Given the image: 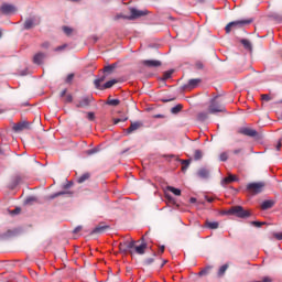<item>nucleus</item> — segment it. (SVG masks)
Returning a JSON list of instances; mask_svg holds the SVG:
<instances>
[{
  "instance_id": "f257e3e1",
  "label": "nucleus",
  "mask_w": 282,
  "mask_h": 282,
  "mask_svg": "<svg viewBox=\"0 0 282 282\" xmlns=\"http://www.w3.org/2000/svg\"><path fill=\"white\" fill-rule=\"evenodd\" d=\"M208 113H226V105L224 104V99H221L219 96L214 97L209 101Z\"/></svg>"
},
{
  "instance_id": "f03ea898",
  "label": "nucleus",
  "mask_w": 282,
  "mask_h": 282,
  "mask_svg": "<svg viewBox=\"0 0 282 282\" xmlns=\"http://www.w3.org/2000/svg\"><path fill=\"white\" fill-rule=\"evenodd\" d=\"M250 23H252V19L237 20V21L229 22L225 28V32L227 34H230L232 30L243 28V25H250Z\"/></svg>"
},
{
  "instance_id": "7ed1b4c3",
  "label": "nucleus",
  "mask_w": 282,
  "mask_h": 282,
  "mask_svg": "<svg viewBox=\"0 0 282 282\" xmlns=\"http://www.w3.org/2000/svg\"><path fill=\"white\" fill-rule=\"evenodd\" d=\"M227 215H235L240 219H247V217H250V212L243 209L241 206H234L228 209Z\"/></svg>"
},
{
  "instance_id": "20e7f679",
  "label": "nucleus",
  "mask_w": 282,
  "mask_h": 282,
  "mask_svg": "<svg viewBox=\"0 0 282 282\" xmlns=\"http://www.w3.org/2000/svg\"><path fill=\"white\" fill-rule=\"evenodd\" d=\"M263 188H265V183H249L247 185V191L250 195H259V193H263Z\"/></svg>"
},
{
  "instance_id": "39448f33",
  "label": "nucleus",
  "mask_w": 282,
  "mask_h": 282,
  "mask_svg": "<svg viewBox=\"0 0 282 282\" xmlns=\"http://www.w3.org/2000/svg\"><path fill=\"white\" fill-rule=\"evenodd\" d=\"M133 248H135V241L126 240L119 243V250L122 254H133Z\"/></svg>"
},
{
  "instance_id": "423d86ee",
  "label": "nucleus",
  "mask_w": 282,
  "mask_h": 282,
  "mask_svg": "<svg viewBox=\"0 0 282 282\" xmlns=\"http://www.w3.org/2000/svg\"><path fill=\"white\" fill-rule=\"evenodd\" d=\"M130 15L128 17L129 21H133L135 19H141V17H147L149 14L148 10H139L137 8H130Z\"/></svg>"
},
{
  "instance_id": "0eeeda50",
  "label": "nucleus",
  "mask_w": 282,
  "mask_h": 282,
  "mask_svg": "<svg viewBox=\"0 0 282 282\" xmlns=\"http://www.w3.org/2000/svg\"><path fill=\"white\" fill-rule=\"evenodd\" d=\"M163 158H165V160H167V162H171V160L181 162V164L183 165L182 171H186V169H188V166H191V160H181L175 154H164Z\"/></svg>"
},
{
  "instance_id": "6e6552de",
  "label": "nucleus",
  "mask_w": 282,
  "mask_h": 282,
  "mask_svg": "<svg viewBox=\"0 0 282 282\" xmlns=\"http://www.w3.org/2000/svg\"><path fill=\"white\" fill-rule=\"evenodd\" d=\"M41 24V18L34 15V17H31V18H28L25 21H24V30H32V28H34L35 25H40Z\"/></svg>"
},
{
  "instance_id": "1a4fd4ad",
  "label": "nucleus",
  "mask_w": 282,
  "mask_h": 282,
  "mask_svg": "<svg viewBox=\"0 0 282 282\" xmlns=\"http://www.w3.org/2000/svg\"><path fill=\"white\" fill-rule=\"evenodd\" d=\"M23 182H25V176H23L21 174L14 175L11 178V182L9 184L10 191H14V188H17V186H19V184H23Z\"/></svg>"
},
{
  "instance_id": "9d476101",
  "label": "nucleus",
  "mask_w": 282,
  "mask_h": 282,
  "mask_svg": "<svg viewBox=\"0 0 282 282\" xmlns=\"http://www.w3.org/2000/svg\"><path fill=\"white\" fill-rule=\"evenodd\" d=\"M202 83V79L195 78V79H189L187 84L183 85V90L184 91H192V89H197L199 87V84Z\"/></svg>"
},
{
  "instance_id": "9b49d317",
  "label": "nucleus",
  "mask_w": 282,
  "mask_h": 282,
  "mask_svg": "<svg viewBox=\"0 0 282 282\" xmlns=\"http://www.w3.org/2000/svg\"><path fill=\"white\" fill-rule=\"evenodd\" d=\"M0 11H1V14H4L6 17H8L17 12V7L10 3H2V6L0 7Z\"/></svg>"
},
{
  "instance_id": "f8f14e48",
  "label": "nucleus",
  "mask_w": 282,
  "mask_h": 282,
  "mask_svg": "<svg viewBox=\"0 0 282 282\" xmlns=\"http://www.w3.org/2000/svg\"><path fill=\"white\" fill-rule=\"evenodd\" d=\"M91 100L93 98L89 96L82 97L79 100L75 102V107H77V109H85L89 107V105H91Z\"/></svg>"
},
{
  "instance_id": "ddd939ff",
  "label": "nucleus",
  "mask_w": 282,
  "mask_h": 282,
  "mask_svg": "<svg viewBox=\"0 0 282 282\" xmlns=\"http://www.w3.org/2000/svg\"><path fill=\"white\" fill-rule=\"evenodd\" d=\"M238 133H240L241 135H247L248 138H257V135H259V132H257V130L246 127L240 128L238 130Z\"/></svg>"
},
{
  "instance_id": "4468645a",
  "label": "nucleus",
  "mask_w": 282,
  "mask_h": 282,
  "mask_svg": "<svg viewBox=\"0 0 282 282\" xmlns=\"http://www.w3.org/2000/svg\"><path fill=\"white\" fill-rule=\"evenodd\" d=\"M109 225H105V223H100L96 228L93 229L91 235H102L105 230H109Z\"/></svg>"
},
{
  "instance_id": "2eb2a0df",
  "label": "nucleus",
  "mask_w": 282,
  "mask_h": 282,
  "mask_svg": "<svg viewBox=\"0 0 282 282\" xmlns=\"http://www.w3.org/2000/svg\"><path fill=\"white\" fill-rule=\"evenodd\" d=\"M197 177H200V180H208V177H210V170H208V167H200L197 171Z\"/></svg>"
},
{
  "instance_id": "dca6fc26",
  "label": "nucleus",
  "mask_w": 282,
  "mask_h": 282,
  "mask_svg": "<svg viewBox=\"0 0 282 282\" xmlns=\"http://www.w3.org/2000/svg\"><path fill=\"white\" fill-rule=\"evenodd\" d=\"M142 64L145 67H162V62L158 61V59H144L142 62Z\"/></svg>"
},
{
  "instance_id": "f3484780",
  "label": "nucleus",
  "mask_w": 282,
  "mask_h": 282,
  "mask_svg": "<svg viewBox=\"0 0 282 282\" xmlns=\"http://www.w3.org/2000/svg\"><path fill=\"white\" fill-rule=\"evenodd\" d=\"M45 53L43 52H39L36 53L34 56H33V63L35 65H42L43 64V61H45Z\"/></svg>"
},
{
  "instance_id": "a211bd4d",
  "label": "nucleus",
  "mask_w": 282,
  "mask_h": 282,
  "mask_svg": "<svg viewBox=\"0 0 282 282\" xmlns=\"http://www.w3.org/2000/svg\"><path fill=\"white\" fill-rule=\"evenodd\" d=\"M239 178L236 175L229 174L221 181V186H228V184H232V182H238Z\"/></svg>"
},
{
  "instance_id": "6ab92c4d",
  "label": "nucleus",
  "mask_w": 282,
  "mask_h": 282,
  "mask_svg": "<svg viewBox=\"0 0 282 282\" xmlns=\"http://www.w3.org/2000/svg\"><path fill=\"white\" fill-rule=\"evenodd\" d=\"M28 121L19 122L13 126V131L19 133V131H23V129H28Z\"/></svg>"
},
{
  "instance_id": "aec40b11",
  "label": "nucleus",
  "mask_w": 282,
  "mask_h": 282,
  "mask_svg": "<svg viewBox=\"0 0 282 282\" xmlns=\"http://www.w3.org/2000/svg\"><path fill=\"white\" fill-rule=\"evenodd\" d=\"M142 127V123L139 121L132 122L130 127L127 129V133H133V131H138Z\"/></svg>"
},
{
  "instance_id": "412c9836",
  "label": "nucleus",
  "mask_w": 282,
  "mask_h": 282,
  "mask_svg": "<svg viewBox=\"0 0 282 282\" xmlns=\"http://www.w3.org/2000/svg\"><path fill=\"white\" fill-rule=\"evenodd\" d=\"M106 79H107V75H101L99 78L95 79L94 85L96 89H101L102 87L101 83H105Z\"/></svg>"
},
{
  "instance_id": "4be33fe9",
  "label": "nucleus",
  "mask_w": 282,
  "mask_h": 282,
  "mask_svg": "<svg viewBox=\"0 0 282 282\" xmlns=\"http://www.w3.org/2000/svg\"><path fill=\"white\" fill-rule=\"evenodd\" d=\"M205 228H209V230H217V228H219V223L218 221L206 220L205 221Z\"/></svg>"
},
{
  "instance_id": "5701e85b",
  "label": "nucleus",
  "mask_w": 282,
  "mask_h": 282,
  "mask_svg": "<svg viewBox=\"0 0 282 282\" xmlns=\"http://www.w3.org/2000/svg\"><path fill=\"white\" fill-rule=\"evenodd\" d=\"M117 83H118V79L108 80L99 89L100 91H104V89H111V87H113V85H117Z\"/></svg>"
},
{
  "instance_id": "b1692460",
  "label": "nucleus",
  "mask_w": 282,
  "mask_h": 282,
  "mask_svg": "<svg viewBox=\"0 0 282 282\" xmlns=\"http://www.w3.org/2000/svg\"><path fill=\"white\" fill-rule=\"evenodd\" d=\"M134 251L137 254H144L145 250H147V242L141 243L140 246L134 245Z\"/></svg>"
},
{
  "instance_id": "393cba45",
  "label": "nucleus",
  "mask_w": 282,
  "mask_h": 282,
  "mask_svg": "<svg viewBox=\"0 0 282 282\" xmlns=\"http://www.w3.org/2000/svg\"><path fill=\"white\" fill-rule=\"evenodd\" d=\"M274 206V200H264L261 204V210H270Z\"/></svg>"
},
{
  "instance_id": "a878e982",
  "label": "nucleus",
  "mask_w": 282,
  "mask_h": 282,
  "mask_svg": "<svg viewBox=\"0 0 282 282\" xmlns=\"http://www.w3.org/2000/svg\"><path fill=\"white\" fill-rule=\"evenodd\" d=\"M208 113H210V112H208V110H207V112L206 111L198 112L197 113L198 122H206V120H208Z\"/></svg>"
},
{
  "instance_id": "bb28decb",
  "label": "nucleus",
  "mask_w": 282,
  "mask_h": 282,
  "mask_svg": "<svg viewBox=\"0 0 282 282\" xmlns=\"http://www.w3.org/2000/svg\"><path fill=\"white\" fill-rule=\"evenodd\" d=\"M61 195H69L72 197V195H74V193L68 192V191H62V192H57L53 195H51V199H56V197H61Z\"/></svg>"
},
{
  "instance_id": "cd10ccee",
  "label": "nucleus",
  "mask_w": 282,
  "mask_h": 282,
  "mask_svg": "<svg viewBox=\"0 0 282 282\" xmlns=\"http://www.w3.org/2000/svg\"><path fill=\"white\" fill-rule=\"evenodd\" d=\"M14 235H17V232L14 230L9 229L4 234H0V238L10 239V237H14Z\"/></svg>"
},
{
  "instance_id": "c85d7f7f",
  "label": "nucleus",
  "mask_w": 282,
  "mask_h": 282,
  "mask_svg": "<svg viewBox=\"0 0 282 282\" xmlns=\"http://www.w3.org/2000/svg\"><path fill=\"white\" fill-rule=\"evenodd\" d=\"M106 105H109V107H118L120 99H111V97H108Z\"/></svg>"
},
{
  "instance_id": "c756f323",
  "label": "nucleus",
  "mask_w": 282,
  "mask_h": 282,
  "mask_svg": "<svg viewBox=\"0 0 282 282\" xmlns=\"http://www.w3.org/2000/svg\"><path fill=\"white\" fill-rule=\"evenodd\" d=\"M89 177H91V174H89V172H86L77 178V182H78V184H83V183L87 182V180H89Z\"/></svg>"
},
{
  "instance_id": "7c9ffc66",
  "label": "nucleus",
  "mask_w": 282,
  "mask_h": 282,
  "mask_svg": "<svg viewBox=\"0 0 282 282\" xmlns=\"http://www.w3.org/2000/svg\"><path fill=\"white\" fill-rule=\"evenodd\" d=\"M116 69V64H110L104 67V74H112Z\"/></svg>"
},
{
  "instance_id": "2f4dec72",
  "label": "nucleus",
  "mask_w": 282,
  "mask_h": 282,
  "mask_svg": "<svg viewBox=\"0 0 282 282\" xmlns=\"http://www.w3.org/2000/svg\"><path fill=\"white\" fill-rule=\"evenodd\" d=\"M167 191H170V193H173V195H176L177 197L182 195V189L175 188L173 186H167Z\"/></svg>"
},
{
  "instance_id": "473e14b6",
  "label": "nucleus",
  "mask_w": 282,
  "mask_h": 282,
  "mask_svg": "<svg viewBox=\"0 0 282 282\" xmlns=\"http://www.w3.org/2000/svg\"><path fill=\"white\" fill-rule=\"evenodd\" d=\"M240 43L243 45L245 50H252V44L247 39H242Z\"/></svg>"
},
{
  "instance_id": "72a5a7b5",
  "label": "nucleus",
  "mask_w": 282,
  "mask_h": 282,
  "mask_svg": "<svg viewBox=\"0 0 282 282\" xmlns=\"http://www.w3.org/2000/svg\"><path fill=\"white\" fill-rule=\"evenodd\" d=\"M204 158V152L202 150H195L194 151V160H202Z\"/></svg>"
},
{
  "instance_id": "f704fd0d",
  "label": "nucleus",
  "mask_w": 282,
  "mask_h": 282,
  "mask_svg": "<svg viewBox=\"0 0 282 282\" xmlns=\"http://www.w3.org/2000/svg\"><path fill=\"white\" fill-rule=\"evenodd\" d=\"M209 272H210V267H206L205 269H202L198 272V276H207V274H209Z\"/></svg>"
},
{
  "instance_id": "c9c22d12",
  "label": "nucleus",
  "mask_w": 282,
  "mask_h": 282,
  "mask_svg": "<svg viewBox=\"0 0 282 282\" xmlns=\"http://www.w3.org/2000/svg\"><path fill=\"white\" fill-rule=\"evenodd\" d=\"M226 270H228V264H224L218 270V276H224L226 274Z\"/></svg>"
},
{
  "instance_id": "e433bc0d",
  "label": "nucleus",
  "mask_w": 282,
  "mask_h": 282,
  "mask_svg": "<svg viewBox=\"0 0 282 282\" xmlns=\"http://www.w3.org/2000/svg\"><path fill=\"white\" fill-rule=\"evenodd\" d=\"M33 202H36V197L30 196L24 200L25 206H32Z\"/></svg>"
},
{
  "instance_id": "4c0bfd02",
  "label": "nucleus",
  "mask_w": 282,
  "mask_h": 282,
  "mask_svg": "<svg viewBox=\"0 0 282 282\" xmlns=\"http://www.w3.org/2000/svg\"><path fill=\"white\" fill-rule=\"evenodd\" d=\"M182 109H183L182 105H176L175 107H173L171 109V113H174V115L180 113V111H182Z\"/></svg>"
},
{
  "instance_id": "58836bf2",
  "label": "nucleus",
  "mask_w": 282,
  "mask_h": 282,
  "mask_svg": "<svg viewBox=\"0 0 282 282\" xmlns=\"http://www.w3.org/2000/svg\"><path fill=\"white\" fill-rule=\"evenodd\" d=\"M63 32L64 34H66V36H72V32H74V29L69 28V26H63Z\"/></svg>"
},
{
  "instance_id": "ea45409f",
  "label": "nucleus",
  "mask_w": 282,
  "mask_h": 282,
  "mask_svg": "<svg viewBox=\"0 0 282 282\" xmlns=\"http://www.w3.org/2000/svg\"><path fill=\"white\" fill-rule=\"evenodd\" d=\"M171 76H173V69L166 70V72L163 74V80H169V78H171Z\"/></svg>"
},
{
  "instance_id": "a19ab883",
  "label": "nucleus",
  "mask_w": 282,
  "mask_h": 282,
  "mask_svg": "<svg viewBox=\"0 0 282 282\" xmlns=\"http://www.w3.org/2000/svg\"><path fill=\"white\" fill-rule=\"evenodd\" d=\"M220 162H227L228 161V152H223L219 155Z\"/></svg>"
},
{
  "instance_id": "79ce46f5",
  "label": "nucleus",
  "mask_w": 282,
  "mask_h": 282,
  "mask_svg": "<svg viewBox=\"0 0 282 282\" xmlns=\"http://www.w3.org/2000/svg\"><path fill=\"white\" fill-rule=\"evenodd\" d=\"M261 100H264V102H270V100H272V97L268 94H264L261 96Z\"/></svg>"
},
{
  "instance_id": "37998d69",
  "label": "nucleus",
  "mask_w": 282,
  "mask_h": 282,
  "mask_svg": "<svg viewBox=\"0 0 282 282\" xmlns=\"http://www.w3.org/2000/svg\"><path fill=\"white\" fill-rule=\"evenodd\" d=\"M72 186H74V182L67 181V183L63 185V188L67 191L68 188H72Z\"/></svg>"
},
{
  "instance_id": "c03bdc74",
  "label": "nucleus",
  "mask_w": 282,
  "mask_h": 282,
  "mask_svg": "<svg viewBox=\"0 0 282 282\" xmlns=\"http://www.w3.org/2000/svg\"><path fill=\"white\" fill-rule=\"evenodd\" d=\"M87 119L90 121V122H94V120H96V115L94 112H88L87 113Z\"/></svg>"
},
{
  "instance_id": "a18cd8bd",
  "label": "nucleus",
  "mask_w": 282,
  "mask_h": 282,
  "mask_svg": "<svg viewBox=\"0 0 282 282\" xmlns=\"http://www.w3.org/2000/svg\"><path fill=\"white\" fill-rule=\"evenodd\" d=\"M252 226H256V228H261L263 225H265V223H261V221H251Z\"/></svg>"
},
{
  "instance_id": "49530a36",
  "label": "nucleus",
  "mask_w": 282,
  "mask_h": 282,
  "mask_svg": "<svg viewBox=\"0 0 282 282\" xmlns=\"http://www.w3.org/2000/svg\"><path fill=\"white\" fill-rule=\"evenodd\" d=\"M274 239H276L278 241H282V232H274L273 234Z\"/></svg>"
},
{
  "instance_id": "de8ad7c7",
  "label": "nucleus",
  "mask_w": 282,
  "mask_h": 282,
  "mask_svg": "<svg viewBox=\"0 0 282 282\" xmlns=\"http://www.w3.org/2000/svg\"><path fill=\"white\" fill-rule=\"evenodd\" d=\"M72 80H74V73H70L67 75L65 83L69 84V83H72Z\"/></svg>"
},
{
  "instance_id": "09e8293b",
  "label": "nucleus",
  "mask_w": 282,
  "mask_h": 282,
  "mask_svg": "<svg viewBox=\"0 0 282 282\" xmlns=\"http://www.w3.org/2000/svg\"><path fill=\"white\" fill-rule=\"evenodd\" d=\"M153 261H155V259L148 258V259L144 260V265H151V263H153Z\"/></svg>"
},
{
  "instance_id": "8fccbe9b",
  "label": "nucleus",
  "mask_w": 282,
  "mask_h": 282,
  "mask_svg": "<svg viewBox=\"0 0 282 282\" xmlns=\"http://www.w3.org/2000/svg\"><path fill=\"white\" fill-rule=\"evenodd\" d=\"M74 100V97L72 95H67L65 98H64V102H72Z\"/></svg>"
},
{
  "instance_id": "3c124183",
  "label": "nucleus",
  "mask_w": 282,
  "mask_h": 282,
  "mask_svg": "<svg viewBox=\"0 0 282 282\" xmlns=\"http://www.w3.org/2000/svg\"><path fill=\"white\" fill-rule=\"evenodd\" d=\"M120 19H129V17L123 15V14H117V15L115 17V21H118V20H120Z\"/></svg>"
},
{
  "instance_id": "603ef678",
  "label": "nucleus",
  "mask_w": 282,
  "mask_h": 282,
  "mask_svg": "<svg viewBox=\"0 0 282 282\" xmlns=\"http://www.w3.org/2000/svg\"><path fill=\"white\" fill-rule=\"evenodd\" d=\"M195 65L197 69H204V64L202 62H196Z\"/></svg>"
},
{
  "instance_id": "864d4df0",
  "label": "nucleus",
  "mask_w": 282,
  "mask_h": 282,
  "mask_svg": "<svg viewBox=\"0 0 282 282\" xmlns=\"http://www.w3.org/2000/svg\"><path fill=\"white\" fill-rule=\"evenodd\" d=\"M41 47H43L44 50H47V47H50V42H43L41 44Z\"/></svg>"
},
{
  "instance_id": "5fc2aeb1",
  "label": "nucleus",
  "mask_w": 282,
  "mask_h": 282,
  "mask_svg": "<svg viewBox=\"0 0 282 282\" xmlns=\"http://www.w3.org/2000/svg\"><path fill=\"white\" fill-rule=\"evenodd\" d=\"M164 250H165V247H164V246L159 247V252H158V254H164Z\"/></svg>"
},
{
  "instance_id": "6e6d98bb",
  "label": "nucleus",
  "mask_w": 282,
  "mask_h": 282,
  "mask_svg": "<svg viewBox=\"0 0 282 282\" xmlns=\"http://www.w3.org/2000/svg\"><path fill=\"white\" fill-rule=\"evenodd\" d=\"M94 153H98V150L97 149L88 150V155H94Z\"/></svg>"
},
{
  "instance_id": "4d7b16f0",
  "label": "nucleus",
  "mask_w": 282,
  "mask_h": 282,
  "mask_svg": "<svg viewBox=\"0 0 282 282\" xmlns=\"http://www.w3.org/2000/svg\"><path fill=\"white\" fill-rule=\"evenodd\" d=\"M128 118L124 119H115V124H118V122H127Z\"/></svg>"
},
{
  "instance_id": "13d9d810",
  "label": "nucleus",
  "mask_w": 282,
  "mask_h": 282,
  "mask_svg": "<svg viewBox=\"0 0 282 282\" xmlns=\"http://www.w3.org/2000/svg\"><path fill=\"white\" fill-rule=\"evenodd\" d=\"M153 118H155V119H164V118H166V116L159 113V115H154Z\"/></svg>"
},
{
  "instance_id": "bf43d9fd",
  "label": "nucleus",
  "mask_w": 282,
  "mask_h": 282,
  "mask_svg": "<svg viewBox=\"0 0 282 282\" xmlns=\"http://www.w3.org/2000/svg\"><path fill=\"white\" fill-rule=\"evenodd\" d=\"M82 230H83V227L78 226V227H76V228L74 229L73 232L76 235V234L80 232Z\"/></svg>"
},
{
  "instance_id": "052dcab7",
  "label": "nucleus",
  "mask_w": 282,
  "mask_h": 282,
  "mask_svg": "<svg viewBox=\"0 0 282 282\" xmlns=\"http://www.w3.org/2000/svg\"><path fill=\"white\" fill-rule=\"evenodd\" d=\"M241 151H243V149H241V148L236 149V150H234V154L239 155V153H241Z\"/></svg>"
},
{
  "instance_id": "680f3d73",
  "label": "nucleus",
  "mask_w": 282,
  "mask_h": 282,
  "mask_svg": "<svg viewBox=\"0 0 282 282\" xmlns=\"http://www.w3.org/2000/svg\"><path fill=\"white\" fill-rule=\"evenodd\" d=\"M67 94V89L62 90L61 98H65V95Z\"/></svg>"
},
{
  "instance_id": "e2e57ef3",
  "label": "nucleus",
  "mask_w": 282,
  "mask_h": 282,
  "mask_svg": "<svg viewBox=\"0 0 282 282\" xmlns=\"http://www.w3.org/2000/svg\"><path fill=\"white\" fill-rule=\"evenodd\" d=\"M281 147H282V143H281V141H279L276 144V151H281Z\"/></svg>"
},
{
  "instance_id": "0e129e2a",
  "label": "nucleus",
  "mask_w": 282,
  "mask_h": 282,
  "mask_svg": "<svg viewBox=\"0 0 282 282\" xmlns=\"http://www.w3.org/2000/svg\"><path fill=\"white\" fill-rule=\"evenodd\" d=\"M189 202H191V204H196V203H197V198L192 197V198L189 199Z\"/></svg>"
},
{
  "instance_id": "69168bd1",
  "label": "nucleus",
  "mask_w": 282,
  "mask_h": 282,
  "mask_svg": "<svg viewBox=\"0 0 282 282\" xmlns=\"http://www.w3.org/2000/svg\"><path fill=\"white\" fill-rule=\"evenodd\" d=\"M206 199H207V202H208L209 204H213V202H214V198H213V197H206Z\"/></svg>"
},
{
  "instance_id": "338daca9",
  "label": "nucleus",
  "mask_w": 282,
  "mask_h": 282,
  "mask_svg": "<svg viewBox=\"0 0 282 282\" xmlns=\"http://www.w3.org/2000/svg\"><path fill=\"white\" fill-rule=\"evenodd\" d=\"M61 50H65V46H58V47L56 48V52H61Z\"/></svg>"
},
{
  "instance_id": "774afa93",
  "label": "nucleus",
  "mask_w": 282,
  "mask_h": 282,
  "mask_svg": "<svg viewBox=\"0 0 282 282\" xmlns=\"http://www.w3.org/2000/svg\"><path fill=\"white\" fill-rule=\"evenodd\" d=\"M166 198L169 199V202H174L172 196L166 195Z\"/></svg>"
}]
</instances>
